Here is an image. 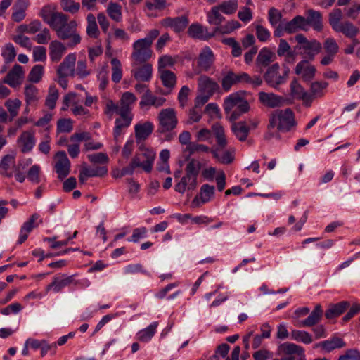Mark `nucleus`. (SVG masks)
Instances as JSON below:
<instances>
[{
	"label": "nucleus",
	"mask_w": 360,
	"mask_h": 360,
	"mask_svg": "<svg viewBox=\"0 0 360 360\" xmlns=\"http://www.w3.org/2000/svg\"><path fill=\"white\" fill-rule=\"evenodd\" d=\"M160 31L157 29L150 30L146 37L135 41L132 45L131 58L134 65H141L148 60L153 54L151 46L153 41L159 36Z\"/></svg>",
	"instance_id": "obj_1"
},
{
	"label": "nucleus",
	"mask_w": 360,
	"mask_h": 360,
	"mask_svg": "<svg viewBox=\"0 0 360 360\" xmlns=\"http://www.w3.org/2000/svg\"><path fill=\"white\" fill-rule=\"evenodd\" d=\"M200 169V162L195 159H191L185 166L184 174L175 184L174 190L181 194H184L186 190L194 191L198 184Z\"/></svg>",
	"instance_id": "obj_2"
},
{
	"label": "nucleus",
	"mask_w": 360,
	"mask_h": 360,
	"mask_svg": "<svg viewBox=\"0 0 360 360\" xmlns=\"http://www.w3.org/2000/svg\"><path fill=\"white\" fill-rule=\"evenodd\" d=\"M223 107L225 113L229 115L231 121L236 120L250 109V105L242 96L241 92H235L227 96L224 99Z\"/></svg>",
	"instance_id": "obj_3"
},
{
	"label": "nucleus",
	"mask_w": 360,
	"mask_h": 360,
	"mask_svg": "<svg viewBox=\"0 0 360 360\" xmlns=\"http://www.w3.org/2000/svg\"><path fill=\"white\" fill-rule=\"evenodd\" d=\"M295 124V116L291 109L276 110L269 116L268 129L276 128L279 131H288Z\"/></svg>",
	"instance_id": "obj_4"
},
{
	"label": "nucleus",
	"mask_w": 360,
	"mask_h": 360,
	"mask_svg": "<svg viewBox=\"0 0 360 360\" xmlns=\"http://www.w3.org/2000/svg\"><path fill=\"white\" fill-rule=\"evenodd\" d=\"M155 158V152L153 150L141 146L131 160L129 166L134 172L136 169L141 168L146 172L149 173L153 169Z\"/></svg>",
	"instance_id": "obj_5"
},
{
	"label": "nucleus",
	"mask_w": 360,
	"mask_h": 360,
	"mask_svg": "<svg viewBox=\"0 0 360 360\" xmlns=\"http://www.w3.org/2000/svg\"><path fill=\"white\" fill-rule=\"evenodd\" d=\"M290 72L288 67H285L282 73L280 72V65L276 63L268 68L264 75L266 83L272 88L278 89L286 82Z\"/></svg>",
	"instance_id": "obj_6"
},
{
	"label": "nucleus",
	"mask_w": 360,
	"mask_h": 360,
	"mask_svg": "<svg viewBox=\"0 0 360 360\" xmlns=\"http://www.w3.org/2000/svg\"><path fill=\"white\" fill-rule=\"evenodd\" d=\"M77 23L75 20H68L63 26H62L56 34L58 38L62 40L70 39L68 46L73 47L79 44L81 41V37L77 32Z\"/></svg>",
	"instance_id": "obj_7"
},
{
	"label": "nucleus",
	"mask_w": 360,
	"mask_h": 360,
	"mask_svg": "<svg viewBox=\"0 0 360 360\" xmlns=\"http://www.w3.org/2000/svg\"><path fill=\"white\" fill-rule=\"evenodd\" d=\"M159 131L168 132L176 128L178 124L176 112L174 108L162 109L158 114Z\"/></svg>",
	"instance_id": "obj_8"
},
{
	"label": "nucleus",
	"mask_w": 360,
	"mask_h": 360,
	"mask_svg": "<svg viewBox=\"0 0 360 360\" xmlns=\"http://www.w3.org/2000/svg\"><path fill=\"white\" fill-rule=\"evenodd\" d=\"M248 77V73L245 72H234L228 71L221 79V86L225 91H229L233 86L245 84Z\"/></svg>",
	"instance_id": "obj_9"
},
{
	"label": "nucleus",
	"mask_w": 360,
	"mask_h": 360,
	"mask_svg": "<svg viewBox=\"0 0 360 360\" xmlns=\"http://www.w3.org/2000/svg\"><path fill=\"white\" fill-rule=\"evenodd\" d=\"M311 60L303 59L295 66V73L300 76L304 82H311L316 72V67L310 63Z\"/></svg>",
	"instance_id": "obj_10"
},
{
	"label": "nucleus",
	"mask_w": 360,
	"mask_h": 360,
	"mask_svg": "<svg viewBox=\"0 0 360 360\" xmlns=\"http://www.w3.org/2000/svg\"><path fill=\"white\" fill-rule=\"evenodd\" d=\"M215 188L214 186L208 184H203L198 195L193 199L191 205L193 207H199L202 205L211 201L214 196Z\"/></svg>",
	"instance_id": "obj_11"
},
{
	"label": "nucleus",
	"mask_w": 360,
	"mask_h": 360,
	"mask_svg": "<svg viewBox=\"0 0 360 360\" xmlns=\"http://www.w3.org/2000/svg\"><path fill=\"white\" fill-rule=\"evenodd\" d=\"M76 59V53H69L58 66L57 75L62 77H74L75 75Z\"/></svg>",
	"instance_id": "obj_12"
},
{
	"label": "nucleus",
	"mask_w": 360,
	"mask_h": 360,
	"mask_svg": "<svg viewBox=\"0 0 360 360\" xmlns=\"http://www.w3.org/2000/svg\"><path fill=\"white\" fill-rule=\"evenodd\" d=\"M74 276H67L65 274H59L53 277L52 282L46 288V291H53L58 293L62 290L74 283Z\"/></svg>",
	"instance_id": "obj_13"
},
{
	"label": "nucleus",
	"mask_w": 360,
	"mask_h": 360,
	"mask_svg": "<svg viewBox=\"0 0 360 360\" xmlns=\"http://www.w3.org/2000/svg\"><path fill=\"white\" fill-rule=\"evenodd\" d=\"M258 99L264 106L269 108H279L282 106L285 102V99L283 96L274 93H266L264 91L259 92Z\"/></svg>",
	"instance_id": "obj_14"
},
{
	"label": "nucleus",
	"mask_w": 360,
	"mask_h": 360,
	"mask_svg": "<svg viewBox=\"0 0 360 360\" xmlns=\"http://www.w3.org/2000/svg\"><path fill=\"white\" fill-rule=\"evenodd\" d=\"M307 17H304V24L306 31L311 26L315 31L320 32L323 30V20L321 13L313 9H309L306 12Z\"/></svg>",
	"instance_id": "obj_15"
},
{
	"label": "nucleus",
	"mask_w": 360,
	"mask_h": 360,
	"mask_svg": "<svg viewBox=\"0 0 360 360\" xmlns=\"http://www.w3.org/2000/svg\"><path fill=\"white\" fill-rule=\"evenodd\" d=\"M131 75L136 80L141 82H149L152 78L153 66L150 63H143L142 65H134L133 63Z\"/></svg>",
	"instance_id": "obj_16"
},
{
	"label": "nucleus",
	"mask_w": 360,
	"mask_h": 360,
	"mask_svg": "<svg viewBox=\"0 0 360 360\" xmlns=\"http://www.w3.org/2000/svg\"><path fill=\"white\" fill-rule=\"evenodd\" d=\"M41 223H42V220L40 219L39 215L38 214H32L30 219L22 225L18 243L22 244L24 243L27 240L29 233Z\"/></svg>",
	"instance_id": "obj_17"
},
{
	"label": "nucleus",
	"mask_w": 360,
	"mask_h": 360,
	"mask_svg": "<svg viewBox=\"0 0 360 360\" xmlns=\"http://www.w3.org/2000/svg\"><path fill=\"white\" fill-rule=\"evenodd\" d=\"M188 18L185 15L176 18H165L160 21V24L165 28H171L175 32H182L188 25Z\"/></svg>",
	"instance_id": "obj_18"
},
{
	"label": "nucleus",
	"mask_w": 360,
	"mask_h": 360,
	"mask_svg": "<svg viewBox=\"0 0 360 360\" xmlns=\"http://www.w3.org/2000/svg\"><path fill=\"white\" fill-rule=\"evenodd\" d=\"M57 162L55 165L56 172L59 179L66 177L70 171V162L65 151L56 153Z\"/></svg>",
	"instance_id": "obj_19"
},
{
	"label": "nucleus",
	"mask_w": 360,
	"mask_h": 360,
	"mask_svg": "<svg viewBox=\"0 0 360 360\" xmlns=\"http://www.w3.org/2000/svg\"><path fill=\"white\" fill-rule=\"evenodd\" d=\"M17 144L23 153L30 152L36 144L34 133L32 131L22 132L18 138Z\"/></svg>",
	"instance_id": "obj_20"
},
{
	"label": "nucleus",
	"mask_w": 360,
	"mask_h": 360,
	"mask_svg": "<svg viewBox=\"0 0 360 360\" xmlns=\"http://www.w3.org/2000/svg\"><path fill=\"white\" fill-rule=\"evenodd\" d=\"M133 117V114L120 113V117L115 120L113 129V136L115 141H117L124 130L130 126Z\"/></svg>",
	"instance_id": "obj_21"
},
{
	"label": "nucleus",
	"mask_w": 360,
	"mask_h": 360,
	"mask_svg": "<svg viewBox=\"0 0 360 360\" xmlns=\"http://www.w3.org/2000/svg\"><path fill=\"white\" fill-rule=\"evenodd\" d=\"M166 99L165 98L156 96L153 94L150 89H146L141 97L139 105L141 108H148L150 106L158 108L163 105Z\"/></svg>",
	"instance_id": "obj_22"
},
{
	"label": "nucleus",
	"mask_w": 360,
	"mask_h": 360,
	"mask_svg": "<svg viewBox=\"0 0 360 360\" xmlns=\"http://www.w3.org/2000/svg\"><path fill=\"white\" fill-rule=\"evenodd\" d=\"M24 77L22 67L20 65H15L4 79V82L11 87H17L21 84Z\"/></svg>",
	"instance_id": "obj_23"
},
{
	"label": "nucleus",
	"mask_w": 360,
	"mask_h": 360,
	"mask_svg": "<svg viewBox=\"0 0 360 360\" xmlns=\"http://www.w3.org/2000/svg\"><path fill=\"white\" fill-rule=\"evenodd\" d=\"M214 61V55L209 46H205L199 53L198 65L201 71L210 70Z\"/></svg>",
	"instance_id": "obj_24"
},
{
	"label": "nucleus",
	"mask_w": 360,
	"mask_h": 360,
	"mask_svg": "<svg viewBox=\"0 0 360 360\" xmlns=\"http://www.w3.org/2000/svg\"><path fill=\"white\" fill-rule=\"evenodd\" d=\"M188 35L194 39L208 40L214 36V32H210L206 27L196 22L191 24L188 30Z\"/></svg>",
	"instance_id": "obj_25"
},
{
	"label": "nucleus",
	"mask_w": 360,
	"mask_h": 360,
	"mask_svg": "<svg viewBox=\"0 0 360 360\" xmlns=\"http://www.w3.org/2000/svg\"><path fill=\"white\" fill-rule=\"evenodd\" d=\"M136 101L137 97L132 92L122 93L119 101L120 113L132 114L131 110Z\"/></svg>",
	"instance_id": "obj_26"
},
{
	"label": "nucleus",
	"mask_w": 360,
	"mask_h": 360,
	"mask_svg": "<svg viewBox=\"0 0 360 360\" xmlns=\"http://www.w3.org/2000/svg\"><path fill=\"white\" fill-rule=\"evenodd\" d=\"M29 6V0H17L12 7V20L17 22L23 20L26 16L25 12Z\"/></svg>",
	"instance_id": "obj_27"
},
{
	"label": "nucleus",
	"mask_w": 360,
	"mask_h": 360,
	"mask_svg": "<svg viewBox=\"0 0 360 360\" xmlns=\"http://www.w3.org/2000/svg\"><path fill=\"white\" fill-rule=\"evenodd\" d=\"M65 51L66 47L62 42L58 40L52 41L49 44L50 59L54 63L59 62Z\"/></svg>",
	"instance_id": "obj_28"
},
{
	"label": "nucleus",
	"mask_w": 360,
	"mask_h": 360,
	"mask_svg": "<svg viewBox=\"0 0 360 360\" xmlns=\"http://www.w3.org/2000/svg\"><path fill=\"white\" fill-rule=\"evenodd\" d=\"M322 46L321 44L316 39L309 40L301 49L304 51L305 59L313 60L316 55L320 53Z\"/></svg>",
	"instance_id": "obj_29"
},
{
	"label": "nucleus",
	"mask_w": 360,
	"mask_h": 360,
	"mask_svg": "<svg viewBox=\"0 0 360 360\" xmlns=\"http://www.w3.org/2000/svg\"><path fill=\"white\" fill-rule=\"evenodd\" d=\"M153 124L150 122L139 123L135 125V136L137 141L146 139L153 131Z\"/></svg>",
	"instance_id": "obj_30"
},
{
	"label": "nucleus",
	"mask_w": 360,
	"mask_h": 360,
	"mask_svg": "<svg viewBox=\"0 0 360 360\" xmlns=\"http://www.w3.org/2000/svg\"><path fill=\"white\" fill-rule=\"evenodd\" d=\"M323 314V311L320 304H316L314 309L311 311L310 315L304 320L300 321L297 323L299 327H309L316 324L321 319Z\"/></svg>",
	"instance_id": "obj_31"
},
{
	"label": "nucleus",
	"mask_w": 360,
	"mask_h": 360,
	"mask_svg": "<svg viewBox=\"0 0 360 360\" xmlns=\"http://www.w3.org/2000/svg\"><path fill=\"white\" fill-rule=\"evenodd\" d=\"M335 32L342 33L345 37L353 39L358 34L359 29L351 22L345 20L335 30Z\"/></svg>",
	"instance_id": "obj_32"
},
{
	"label": "nucleus",
	"mask_w": 360,
	"mask_h": 360,
	"mask_svg": "<svg viewBox=\"0 0 360 360\" xmlns=\"http://www.w3.org/2000/svg\"><path fill=\"white\" fill-rule=\"evenodd\" d=\"M349 303L347 301H342L338 304L330 305L326 311V317L328 319L338 316L342 314L348 307Z\"/></svg>",
	"instance_id": "obj_33"
},
{
	"label": "nucleus",
	"mask_w": 360,
	"mask_h": 360,
	"mask_svg": "<svg viewBox=\"0 0 360 360\" xmlns=\"http://www.w3.org/2000/svg\"><path fill=\"white\" fill-rule=\"evenodd\" d=\"M198 86L201 91L212 95L217 90L218 85L207 76L202 75L198 79Z\"/></svg>",
	"instance_id": "obj_34"
},
{
	"label": "nucleus",
	"mask_w": 360,
	"mask_h": 360,
	"mask_svg": "<svg viewBox=\"0 0 360 360\" xmlns=\"http://www.w3.org/2000/svg\"><path fill=\"white\" fill-rule=\"evenodd\" d=\"M304 17L302 15H297L290 21L285 23V32L291 34L301 30L306 31V27L304 24Z\"/></svg>",
	"instance_id": "obj_35"
},
{
	"label": "nucleus",
	"mask_w": 360,
	"mask_h": 360,
	"mask_svg": "<svg viewBox=\"0 0 360 360\" xmlns=\"http://www.w3.org/2000/svg\"><path fill=\"white\" fill-rule=\"evenodd\" d=\"M290 46L285 39H280L277 49L278 56H285V60L288 63H293L295 60V54L290 51Z\"/></svg>",
	"instance_id": "obj_36"
},
{
	"label": "nucleus",
	"mask_w": 360,
	"mask_h": 360,
	"mask_svg": "<svg viewBox=\"0 0 360 360\" xmlns=\"http://www.w3.org/2000/svg\"><path fill=\"white\" fill-rule=\"evenodd\" d=\"M231 130L239 141H244L248 136L250 127L246 126L245 122H239L231 125Z\"/></svg>",
	"instance_id": "obj_37"
},
{
	"label": "nucleus",
	"mask_w": 360,
	"mask_h": 360,
	"mask_svg": "<svg viewBox=\"0 0 360 360\" xmlns=\"http://www.w3.org/2000/svg\"><path fill=\"white\" fill-rule=\"evenodd\" d=\"M274 53L268 48H262L257 57L256 65L258 67H266L274 59Z\"/></svg>",
	"instance_id": "obj_38"
},
{
	"label": "nucleus",
	"mask_w": 360,
	"mask_h": 360,
	"mask_svg": "<svg viewBox=\"0 0 360 360\" xmlns=\"http://www.w3.org/2000/svg\"><path fill=\"white\" fill-rule=\"evenodd\" d=\"M221 10L218 6H213L209 12L207 13V18L209 24L215 27L220 26L225 18L221 14Z\"/></svg>",
	"instance_id": "obj_39"
},
{
	"label": "nucleus",
	"mask_w": 360,
	"mask_h": 360,
	"mask_svg": "<svg viewBox=\"0 0 360 360\" xmlns=\"http://www.w3.org/2000/svg\"><path fill=\"white\" fill-rule=\"evenodd\" d=\"M345 346L344 341L340 338H333L317 344L315 347H321L328 352L336 348H341Z\"/></svg>",
	"instance_id": "obj_40"
},
{
	"label": "nucleus",
	"mask_w": 360,
	"mask_h": 360,
	"mask_svg": "<svg viewBox=\"0 0 360 360\" xmlns=\"http://www.w3.org/2000/svg\"><path fill=\"white\" fill-rule=\"evenodd\" d=\"M69 20V17L62 12H58L53 14L51 20L48 22V25L52 28L56 32L63 26V25Z\"/></svg>",
	"instance_id": "obj_41"
},
{
	"label": "nucleus",
	"mask_w": 360,
	"mask_h": 360,
	"mask_svg": "<svg viewBox=\"0 0 360 360\" xmlns=\"http://www.w3.org/2000/svg\"><path fill=\"white\" fill-rule=\"evenodd\" d=\"M158 326V321L151 323L147 328L141 330L138 333V339L141 342H148L155 335Z\"/></svg>",
	"instance_id": "obj_42"
},
{
	"label": "nucleus",
	"mask_w": 360,
	"mask_h": 360,
	"mask_svg": "<svg viewBox=\"0 0 360 360\" xmlns=\"http://www.w3.org/2000/svg\"><path fill=\"white\" fill-rule=\"evenodd\" d=\"M223 148H216L212 150L214 157L222 164H230L233 160L234 150H222Z\"/></svg>",
	"instance_id": "obj_43"
},
{
	"label": "nucleus",
	"mask_w": 360,
	"mask_h": 360,
	"mask_svg": "<svg viewBox=\"0 0 360 360\" xmlns=\"http://www.w3.org/2000/svg\"><path fill=\"white\" fill-rule=\"evenodd\" d=\"M212 130L216 137L218 147L217 148H224L227 145V141L224 135V129L223 127L219 124H214L212 127Z\"/></svg>",
	"instance_id": "obj_44"
},
{
	"label": "nucleus",
	"mask_w": 360,
	"mask_h": 360,
	"mask_svg": "<svg viewBox=\"0 0 360 360\" xmlns=\"http://www.w3.org/2000/svg\"><path fill=\"white\" fill-rule=\"evenodd\" d=\"M87 26L86 34L91 38L96 39L98 37L100 32L97 25L95 16L92 13H89L86 16Z\"/></svg>",
	"instance_id": "obj_45"
},
{
	"label": "nucleus",
	"mask_w": 360,
	"mask_h": 360,
	"mask_svg": "<svg viewBox=\"0 0 360 360\" xmlns=\"http://www.w3.org/2000/svg\"><path fill=\"white\" fill-rule=\"evenodd\" d=\"M25 101L27 105H33L39 98L38 89L33 84H27L25 87Z\"/></svg>",
	"instance_id": "obj_46"
},
{
	"label": "nucleus",
	"mask_w": 360,
	"mask_h": 360,
	"mask_svg": "<svg viewBox=\"0 0 360 360\" xmlns=\"http://www.w3.org/2000/svg\"><path fill=\"white\" fill-rule=\"evenodd\" d=\"M328 86V83L322 81H316L311 83L310 92L316 98H320L324 96L325 91Z\"/></svg>",
	"instance_id": "obj_47"
},
{
	"label": "nucleus",
	"mask_w": 360,
	"mask_h": 360,
	"mask_svg": "<svg viewBox=\"0 0 360 360\" xmlns=\"http://www.w3.org/2000/svg\"><path fill=\"white\" fill-rule=\"evenodd\" d=\"M241 27L240 23L237 20H230L226 22L224 25H221L218 27H215L214 29V34L217 33L221 34H230L235 30H237Z\"/></svg>",
	"instance_id": "obj_48"
},
{
	"label": "nucleus",
	"mask_w": 360,
	"mask_h": 360,
	"mask_svg": "<svg viewBox=\"0 0 360 360\" xmlns=\"http://www.w3.org/2000/svg\"><path fill=\"white\" fill-rule=\"evenodd\" d=\"M106 11L110 18L115 22H120L122 19V7L117 3L110 1Z\"/></svg>",
	"instance_id": "obj_49"
},
{
	"label": "nucleus",
	"mask_w": 360,
	"mask_h": 360,
	"mask_svg": "<svg viewBox=\"0 0 360 360\" xmlns=\"http://www.w3.org/2000/svg\"><path fill=\"white\" fill-rule=\"evenodd\" d=\"M163 85L168 88H173L176 83V75L168 70H159Z\"/></svg>",
	"instance_id": "obj_50"
},
{
	"label": "nucleus",
	"mask_w": 360,
	"mask_h": 360,
	"mask_svg": "<svg viewBox=\"0 0 360 360\" xmlns=\"http://www.w3.org/2000/svg\"><path fill=\"white\" fill-rule=\"evenodd\" d=\"M58 13L56 11V6L53 4H50L44 6L39 13V17L42 18L44 22L48 25V22L51 20L53 14Z\"/></svg>",
	"instance_id": "obj_51"
},
{
	"label": "nucleus",
	"mask_w": 360,
	"mask_h": 360,
	"mask_svg": "<svg viewBox=\"0 0 360 360\" xmlns=\"http://www.w3.org/2000/svg\"><path fill=\"white\" fill-rule=\"evenodd\" d=\"M110 63L112 65V80L115 83H118L122 78V64L116 58H112Z\"/></svg>",
	"instance_id": "obj_52"
},
{
	"label": "nucleus",
	"mask_w": 360,
	"mask_h": 360,
	"mask_svg": "<svg viewBox=\"0 0 360 360\" xmlns=\"http://www.w3.org/2000/svg\"><path fill=\"white\" fill-rule=\"evenodd\" d=\"M15 155H6L0 162V169L1 173L7 176H11L12 174L8 172L9 169L11 166L15 165Z\"/></svg>",
	"instance_id": "obj_53"
},
{
	"label": "nucleus",
	"mask_w": 360,
	"mask_h": 360,
	"mask_svg": "<svg viewBox=\"0 0 360 360\" xmlns=\"http://www.w3.org/2000/svg\"><path fill=\"white\" fill-rule=\"evenodd\" d=\"M290 335L292 340L304 344H310L313 341L311 335L304 330H292Z\"/></svg>",
	"instance_id": "obj_54"
},
{
	"label": "nucleus",
	"mask_w": 360,
	"mask_h": 360,
	"mask_svg": "<svg viewBox=\"0 0 360 360\" xmlns=\"http://www.w3.org/2000/svg\"><path fill=\"white\" fill-rule=\"evenodd\" d=\"M342 13L340 8H335L329 13L328 22L332 29L335 31L342 22L341 19Z\"/></svg>",
	"instance_id": "obj_55"
},
{
	"label": "nucleus",
	"mask_w": 360,
	"mask_h": 360,
	"mask_svg": "<svg viewBox=\"0 0 360 360\" xmlns=\"http://www.w3.org/2000/svg\"><path fill=\"white\" fill-rule=\"evenodd\" d=\"M218 7L221 11L226 15L234 13L238 8V0H228L223 1Z\"/></svg>",
	"instance_id": "obj_56"
},
{
	"label": "nucleus",
	"mask_w": 360,
	"mask_h": 360,
	"mask_svg": "<svg viewBox=\"0 0 360 360\" xmlns=\"http://www.w3.org/2000/svg\"><path fill=\"white\" fill-rule=\"evenodd\" d=\"M86 172V175L89 177H102L108 174V168L106 166H97L93 168L88 167H82Z\"/></svg>",
	"instance_id": "obj_57"
},
{
	"label": "nucleus",
	"mask_w": 360,
	"mask_h": 360,
	"mask_svg": "<svg viewBox=\"0 0 360 360\" xmlns=\"http://www.w3.org/2000/svg\"><path fill=\"white\" fill-rule=\"evenodd\" d=\"M60 4L65 12L72 14L77 13L80 8L79 3L75 2L73 0H60Z\"/></svg>",
	"instance_id": "obj_58"
},
{
	"label": "nucleus",
	"mask_w": 360,
	"mask_h": 360,
	"mask_svg": "<svg viewBox=\"0 0 360 360\" xmlns=\"http://www.w3.org/2000/svg\"><path fill=\"white\" fill-rule=\"evenodd\" d=\"M21 105V101L18 99H8L5 103V106L7 108L8 111L11 117V120L17 116L18 114L19 108Z\"/></svg>",
	"instance_id": "obj_59"
},
{
	"label": "nucleus",
	"mask_w": 360,
	"mask_h": 360,
	"mask_svg": "<svg viewBox=\"0 0 360 360\" xmlns=\"http://www.w3.org/2000/svg\"><path fill=\"white\" fill-rule=\"evenodd\" d=\"M1 55L6 63H11L16 56V51L14 46L11 44H6L2 49Z\"/></svg>",
	"instance_id": "obj_60"
},
{
	"label": "nucleus",
	"mask_w": 360,
	"mask_h": 360,
	"mask_svg": "<svg viewBox=\"0 0 360 360\" xmlns=\"http://www.w3.org/2000/svg\"><path fill=\"white\" fill-rule=\"evenodd\" d=\"M58 98V89L55 86H51L49 89V94L46 98V105L50 109H53L56 106Z\"/></svg>",
	"instance_id": "obj_61"
},
{
	"label": "nucleus",
	"mask_w": 360,
	"mask_h": 360,
	"mask_svg": "<svg viewBox=\"0 0 360 360\" xmlns=\"http://www.w3.org/2000/svg\"><path fill=\"white\" fill-rule=\"evenodd\" d=\"M323 49L326 53L335 56L339 51V46L333 37L327 38L323 42Z\"/></svg>",
	"instance_id": "obj_62"
},
{
	"label": "nucleus",
	"mask_w": 360,
	"mask_h": 360,
	"mask_svg": "<svg viewBox=\"0 0 360 360\" xmlns=\"http://www.w3.org/2000/svg\"><path fill=\"white\" fill-rule=\"evenodd\" d=\"M87 158L92 164H107L109 162V158L105 153H91L87 155Z\"/></svg>",
	"instance_id": "obj_63"
},
{
	"label": "nucleus",
	"mask_w": 360,
	"mask_h": 360,
	"mask_svg": "<svg viewBox=\"0 0 360 360\" xmlns=\"http://www.w3.org/2000/svg\"><path fill=\"white\" fill-rule=\"evenodd\" d=\"M72 129V120L70 118L60 119L57 122V131L58 133H69Z\"/></svg>",
	"instance_id": "obj_64"
}]
</instances>
